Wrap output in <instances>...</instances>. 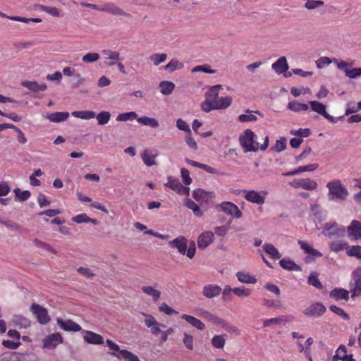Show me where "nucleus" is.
I'll use <instances>...</instances> for the list:
<instances>
[{
    "instance_id": "5fc2aeb1",
    "label": "nucleus",
    "mask_w": 361,
    "mask_h": 361,
    "mask_svg": "<svg viewBox=\"0 0 361 361\" xmlns=\"http://www.w3.org/2000/svg\"><path fill=\"white\" fill-rule=\"evenodd\" d=\"M246 114H241L238 116L239 121L244 123V122H252L257 121V117L254 114H252V111L247 109Z\"/></svg>"
},
{
    "instance_id": "5701e85b",
    "label": "nucleus",
    "mask_w": 361,
    "mask_h": 361,
    "mask_svg": "<svg viewBox=\"0 0 361 361\" xmlns=\"http://www.w3.org/2000/svg\"><path fill=\"white\" fill-rule=\"evenodd\" d=\"M21 85L35 92L44 91L47 87L44 83L38 84L36 81L28 80L22 82Z\"/></svg>"
},
{
    "instance_id": "8fccbe9b",
    "label": "nucleus",
    "mask_w": 361,
    "mask_h": 361,
    "mask_svg": "<svg viewBox=\"0 0 361 361\" xmlns=\"http://www.w3.org/2000/svg\"><path fill=\"white\" fill-rule=\"evenodd\" d=\"M329 247L331 251L338 252L344 249L346 250V247H348L349 246L348 245V243L346 242L334 241L330 243Z\"/></svg>"
},
{
    "instance_id": "f704fd0d",
    "label": "nucleus",
    "mask_w": 361,
    "mask_h": 361,
    "mask_svg": "<svg viewBox=\"0 0 361 361\" xmlns=\"http://www.w3.org/2000/svg\"><path fill=\"white\" fill-rule=\"evenodd\" d=\"M184 204L188 208L192 210L194 214L198 217L202 216L203 213L201 211L200 207L191 199L187 198L185 200Z\"/></svg>"
},
{
    "instance_id": "de8ad7c7",
    "label": "nucleus",
    "mask_w": 361,
    "mask_h": 361,
    "mask_svg": "<svg viewBox=\"0 0 361 361\" xmlns=\"http://www.w3.org/2000/svg\"><path fill=\"white\" fill-rule=\"evenodd\" d=\"M346 254L350 257L361 259V246L353 245L346 247Z\"/></svg>"
},
{
    "instance_id": "680f3d73",
    "label": "nucleus",
    "mask_w": 361,
    "mask_h": 361,
    "mask_svg": "<svg viewBox=\"0 0 361 361\" xmlns=\"http://www.w3.org/2000/svg\"><path fill=\"white\" fill-rule=\"evenodd\" d=\"M329 309L331 311H332L334 313L336 314L337 315L342 317L343 319L348 320L349 319V315L341 308L336 306V305H331L329 307Z\"/></svg>"
},
{
    "instance_id": "4468645a",
    "label": "nucleus",
    "mask_w": 361,
    "mask_h": 361,
    "mask_svg": "<svg viewBox=\"0 0 361 361\" xmlns=\"http://www.w3.org/2000/svg\"><path fill=\"white\" fill-rule=\"evenodd\" d=\"M63 343V338L59 333L52 334L43 340V347L54 348L59 344Z\"/></svg>"
},
{
    "instance_id": "338daca9",
    "label": "nucleus",
    "mask_w": 361,
    "mask_h": 361,
    "mask_svg": "<svg viewBox=\"0 0 361 361\" xmlns=\"http://www.w3.org/2000/svg\"><path fill=\"white\" fill-rule=\"evenodd\" d=\"M287 140L285 137H281L280 140H276L274 149L277 152H281L286 148Z\"/></svg>"
},
{
    "instance_id": "c9c22d12",
    "label": "nucleus",
    "mask_w": 361,
    "mask_h": 361,
    "mask_svg": "<svg viewBox=\"0 0 361 361\" xmlns=\"http://www.w3.org/2000/svg\"><path fill=\"white\" fill-rule=\"evenodd\" d=\"M137 122L142 126H149L152 128H157L159 126V122L154 118L148 116H142L137 118Z\"/></svg>"
},
{
    "instance_id": "c85d7f7f",
    "label": "nucleus",
    "mask_w": 361,
    "mask_h": 361,
    "mask_svg": "<svg viewBox=\"0 0 361 361\" xmlns=\"http://www.w3.org/2000/svg\"><path fill=\"white\" fill-rule=\"evenodd\" d=\"M279 264L284 269L298 271L302 270L299 265L296 264L293 260L290 259H282L280 260Z\"/></svg>"
},
{
    "instance_id": "58836bf2",
    "label": "nucleus",
    "mask_w": 361,
    "mask_h": 361,
    "mask_svg": "<svg viewBox=\"0 0 361 361\" xmlns=\"http://www.w3.org/2000/svg\"><path fill=\"white\" fill-rule=\"evenodd\" d=\"M232 102V98L231 97H219L215 102L216 109H226L228 108Z\"/></svg>"
},
{
    "instance_id": "4d7b16f0",
    "label": "nucleus",
    "mask_w": 361,
    "mask_h": 361,
    "mask_svg": "<svg viewBox=\"0 0 361 361\" xmlns=\"http://www.w3.org/2000/svg\"><path fill=\"white\" fill-rule=\"evenodd\" d=\"M167 55L166 54H153L149 56V59L155 66H158L166 60Z\"/></svg>"
},
{
    "instance_id": "f257e3e1",
    "label": "nucleus",
    "mask_w": 361,
    "mask_h": 361,
    "mask_svg": "<svg viewBox=\"0 0 361 361\" xmlns=\"http://www.w3.org/2000/svg\"><path fill=\"white\" fill-rule=\"evenodd\" d=\"M256 135L250 129L245 130L243 135L240 136V143L245 152H257L259 149L262 151H264L267 149L269 146L268 136L264 137V143L260 146L259 145V143L256 142Z\"/></svg>"
},
{
    "instance_id": "f3484780",
    "label": "nucleus",
    "mask_w": 361,
    "mask_h": 361,
    "mask_svg": "<svg viewBox=\"0 0 361 361\" xmlns=\"http://www.w3.org/2000/svg\"><path fill=\"white\" fill-rule=\"evenodd\" d=\"M221 292V288L217 285L209 284L202 288V295L209 299L217 297Z\"/></svg>"
},
{
    "instance_id": "e2e57ef3",
    "label": "nucleus",
    "mask_w": 361,
    "mask_h": 361,
    "mask_svg": "<svg viewBox=\"0 0 361 361\" xmlns=\"http://www.w3.org/2000/svg\"><path fill=\"white\" fill-rule=\"evenodd\" d=\"M204 72L209 74H214L216 73V71L214 69H211L208 65H200L194 67L192 69V72Z\"/></svg>"
},
{
    "instance_id": "7c9ffc66",
    "label": "nucleus",
    "mask_w": 361,
    "mask_h": 361,
    "mask_svg": "<svg viewBox=\"0 0 361 361\" xmlns=\"http://www.w3.org/2000/svg\"><path fill=\"white\" fill-rule=\"evenodd\" d=\"M157 156V154H154L150 151L147 149L145 150L141 154L143 162L147 166H152L156 164L155 158Z\"/></svg>"
},
{
    "instance_id": "3c124183",
    "label": "nucleus",
    "mask_w": 361,
    "mask_h": 361,
    "mask_svg": "<svg viewBox=\"0 0 361 361\" xmlns=\"http://www.w3.org/2000/svg\"><path fill=\"white\" fill-rule=\"evenodd\" d=\"M183 67V64L179 62L176 59H172L168 64L164 66V69L169 72H173L176 70L181 69Z\"/></svg>"
},
{
    "instance_id": "f03ea898",
    "label": "nucleus",
    "mask_w": 361,
    "mask_h": 361,
    "mask_svg": "<svg viewBox=\"0 0 361 361\" xmlns=\"http://www.w3.org/2000/svg\"><path fill=\"white\" fill-rule=\"evenodd\" d=\"M326 188L329 190L328 198L330 201H345L348 197L347 188L338 179L329 181Z\"/></svg>"
},
{
    "instance_id": "aec40b11",
    "label": "nucleus",
    "mask_w": 361,
    "mask_h": 361,
    "mask_svg": "<svg viewBox=\"0 0 361 361\" xmlns=\"http://www.w3.org/2000/svg\"><path fill=\"white\" fill-rule=\"evenodd\" d=\"M271 67L278 74L286 73L288 69L286 58L285 56L280 57L272 64Z\"/></svg>"
},
{
    "instance_id": "a211bd4d",
    "label": "nucleus",
    "mask_w": 361,
    "mask_h": 361,
    "mask_svg": "<svg viewBox=\"0 0 361 361\" xmlns=\"http://www.w3.org/2000/svg\"><path fill=\"white\" fill-rule=\"evenodd\" d=\"M102 54L105 56V60H109V62H105L104 63L108 67L116 65L120 60V53L118 51L104 49L102 51Z\"/></svg>"
},
{
    "instance_id": "13d9d810",
    "label": "nucleus",
    "mask_w": 361,
    "mask_h": 361,
    "mask_svg": "<svg viewBox=\"0 0 361 361\" xmlns=\"http://www.w3.org/2000/svg\"><path fill=\"white\" fill-rule=\"evenodd\" d=\"M233 293L240 298H246L251 295V290L244 287L234 288Z\"/></svg>"
},
{
    "instance_id": "c03bdc74",
    "label": "nucleus",
    "mask_w": 361,
    "mask_h": 361,
    "mask_svg": "<svg viewBox=\"0 0 361 361\" xmlns=\"http://www.w3.org/2000/svg\"><path fill=\"white\" fill-rule=\"evenodd\" d=\"M308 284L315 287L317 289H322L323 286L318 279V274L316 272L310 273L307 279Z\"/></svg>"
},
{
    "instance_id": "e433bc0d",
    "label": "nucleus",
    "mask_w": 361,
    "mask_h": 361,
    "mask_svg": "<svg viewBox=\"0 0 361 361\" xmlns=\"http://www.w3.org/2000/svg\"><path fill=\"white\" fill-rule=\"evenodd\" d=\"M347 348L344 345H340L338 349L336 351V354L332 357V361H338L343 360L345 361V359L347 358L348 355Z\"/></svg>"
},
{
    "instance_id": "0e129e2a",
    "label": "nucleus",
    "mask_w": 361,
    "mask_h": 361,
    "mask_svg": "<svg viewBox=\"0 0 361 361\" xmlns=\"http://www.w3.org/2000/svg\"><path fill=\"white\" fill-rule=\"evenodd\" d=\"M206 99L211 101L213 103H215L216 101L219 98V92L218 91H216L214 88H210L206 93H205Z\"/></svg>"
},
{
    "instance_id": "ea45409f",
    "label": "nucleus",
    "mask_w": 361,
    "mask_h": 361,
    "mask_svg": "<svg viewBox=\"0 0 361 361\" xmlns=\"http://www.w3.org/2000/svg\"><path fill=\"white\" fill-rule=\"evenodd\" d=\"M142 290L144 293L152 297V298L154 301H157L158 299L160 298L161 292L159 290L154 288L152 286H143L142 288Z\"/></svg>"
},
{
    "instance_id": "37998d69",
    "label": "nucleus",
    "mask_w": 361,
    "mask_h": 361,
    "mask_svg": "<svg viewBox=\"0 0 361 361\" xmlns=\"http://www.w3.org/2000/svg\"><path fill=\"white\" fill-rule=\"evenodd\" d=\"M288 108L293 111L299 112L300 111H307L309 106L306 104H301L296 101H293L288 103Z\"/></svg>"
},
{
    "instance_id": "7ed1b4c3",
    "label": "nucleus",
    "mask_w": 361,
    "mask_h": 361,
    "mask_svg": "<svg viewBox=\"0 0 361 361\" xmlns=\"http://www.w3.org/2000/svg\"><path fill=\"white\" fill-rule=\"evenodd\" d=\"M171 247L176 248L179 253L187 255L188 257L192 259L194 257L196 251L195 243L191 241L188 246V240L183 236H178L174 240L169 242Z\"/></svg>"
},
{
    "instance_id": "423d86ee",
    "label": "nucleus",
    "mask_w": 361,
    "mask_h": 361,
    "mask_svg": "<svg viewBox=\"0 0 361 361\" xmlns=\"http://www.w3.org/2000/svg\"><path fill=\"white\" fill-rule=\"evenodd\" d=\"M245 194L244 197L249 202L255 203L257 204H262L265 202V198L268 195L267 190L257 192L255 190H244Z\"/></svg>"
},
{
    "instance_id": "dca6fc26",
    "label": "nucleus",
    "mask_w": 361,
    "mask_h": 361,
    "mask_svg": "<svg viewBox=\"0 0 361 361\" xmlns=\"http://www.w3.org/2000/svg\"><path fill=\"white\" fill-rule=\"evenodd\" d=\"M214 238V235L212 231L202 233L198 238L197 246L201 250H204L211 244Z\"/></svg>"
},
{
    "instance_id": "a18cd8bd",
    "label": "nucleus",
    "mask_w": 361,
    "mask_h": 361,
    "mask_svg": "<svg viewBox=\"0 0 361 361\" xmlns=\"http://www.w3.org/2000/svg\"><path fill=\"white\" fill-rule=\"evenodd\" d=\"M287 317L286 316H282L279 317L271 318L269 319H265L263 322L264 326H269L272 324H286L288 322Z\"/></svg>"
},
{
    "instance_id": "2f4dec72",
    "label": "nucleus",
    "mask_w": 361,
    "mask_h": 361,
    "mask_svg": "<svg viewBox=\"0 0 361 361\" xmlns=\"http://www.w3.org/2000/svg\"><path fill=\"white\" fill-rule=\"evenodd\" d=\"M102 11H105L109 13L113 14V15H119V16H130V15L125 11H123L120 8L114 6L112 4H107L105 7L101 8Z\"/></svg>"
},
{
    "instance_id": "a878e982",
    "label": "nucleus",
    "mask_w": 361,
    "mask_h": 361,
    "mask_svg": "<svg viewBox=\"0 0 361 361\" xmlns=\"http://www.w3.org/2000/svg\"><path fill=\"white\" fill-rule=\"evenodd\" d=\"M111 355L116 357L117 358L125 359L128 361H140L139 357L135 354L127 350H122L119 352V353H111Z\"/></svg>"
},
{
    "instance_id": "473e14b6",
    "label": "nucleus",
    "mask_w": 361,
    "mask_h": 361,
    "mask_svg": "<svg viewBox=\"0 0 361 361\" xmlns=\"http://www.w3.org/2000/svg\"><path fill=\"white\" fill-rule=\"evenodd\" d=\"M72 116L83 120H90L94 118L96 114L92 111H76L72 112Z\"/></svg>"
},
{
    "instance_id": "6e6552de",
    "label": "nucleus",
    "mask_w": 361,
    "mask_h": 361,
    "mask_svg": "<svg viewBox=\"0 0 361 361\" xmlns=\"http://www.w3.org/2000/svg\"><path fill=\"white\" fill-rule=\"evenodd\" d=\"M326 312V307L320 302H314L302 311L309 317H319Z\"/></svg>"
},
{
    "instance_id": "f8f14e48",
    "label": "nucleus",
    "mask_w": 361,
    "mask_h": 361,
    "mask_svg": "<svg viewBox=\"0 0 361 361\" xmlns=\"http://www.w3.org/2000/svg\"><path fill=\"white\" fill-rule=\"evenodd\" d=\"M348 236L352 240L361 239V222L353 220L347 228Z\"/></svg>"
},
{
    "instance_id": "6e6d98bb",
    "label": "nucleus",
    "mask_w": 361,
    "mask_h": 361,
    "mask_svg": "<svg viewBox=\"0 0 361 361\" xmlns=\"http://www.w3.org/2000/svg\"><path fill=\"white\" fill-rule=\"evenodd\" d=\"M100 58V55L96 52H90L84 55L82 58V61L84 63H93L97 61Z\"/></svg>"
},
{
    "instance_id": "774afa93",
    "label": "nucleus",
    "mask_w": 361,
    "mask_h": 361,
    "mask_svg": "<svg viewBox=\"0 0 361 361\" xmlns=\"http://www.w3.org/2000/svg\"><path fill=\"white\" fill-rule=\"evenodd\" d=\"M77 271L87 279H92L95 276V274L90 269L86 267H80L77 269Z\"/></svg>"
},
{
    "instance_id": "9d476101",
    "label": "nucleus",
    "mask_w": 361,
    "mask_h": 361,
    "mask_svg": "<svg viewBox=\"0 0 361 361\" xmlns=\"http://www.w3.org/2000/svg\"><path fill=\"white\" fill-rule=\"evenodd\" d=\"M298 243L300 245V248L304 251V252L309 255V257L305 259L306 262H311L312 261V257H322V253L319 250L314 249L309 243L299 240Z\"/></svg>"
},
{
    "instance_id": "ddd939ff",
    "label": "nucleus",
    "mask_w": 361,
    "mask_h": 361,
    "mask_svg": "<svg viewBox=\"0 0 361 361\" xmlns=\"http://www.w3.org/2000/svg\"><path fill=\"white\" fill-rule=\"evenodd\" d=\"M219 207L221 210L228 215L235 216L237 219H240L243 216L242 212L235 204L232 202H222Z\"/></svg>"
},
{
    "instance_id": "2eb2a0df",
    "label": "nucleus",
    "mask_w": 361,
    "mask_h": 361,
    "mask_svg": "<svg viewBox=\"0 0 361 361\" xmlns=\"http://www.w3.org/2000/svg\"><path fill=\"white\" fill-rule=\"evenodd\" d=\"M56 323L61 329L66 331L77 332L81 330V326L72 320L64 321L61 318L56 319Z\"/></svg>"
},
{
    "instance_id": "4be33fe9",
    "label": "nucleus",
    "mask_w": 361,
    "mask_h": 361,
    "mask_svg": "<svg viewBox=\"0 0 361 361\" xmlns=\"http://www.w3.org/2000/svg\"><path fill=\"white\" fill-rule=\"evenodd\" d=\"M11 323L14 326L26 329L30 326V321L22 315H13Z\"/></svg>"
},
{
    "instance_id": "49530a36",
    "label": "nucleus",
    "mask_w": 361,
    "mask_h": 361,
    "mask_svg": "<svg viewBox=\"0 0 361 361\" xmlns=\"http://www.w3.org/2000/svg\"><path fill=\"white\" fill-rule=\"evenodd\" d=\"M0 16H4V17H6L11 20H15V21H20V22H23V23H27L30 21L32 22H34V23H40L42 22V19L41 18H26L25 17H20V16H6L5 14L2 13L0 12Z\"/></svg>"
},
{
    "instance_id": "72a5a7b5",
    "label": "nucleus",
    "mask_w": 361,
    "mask_h": 361,
    "mask_svg": "<svg viewBox=\"0 0 361 361\" xmlns=\"http://www.w3.org/2000/svg\"><path fill=\"white\" fill-rule=\"evenodd\" d=\"M236 276L238 281L241 283H255L257 282V279L250 275L248 273L245 271H239L236 274Z\"/></svg>"
},
{
    "instance_id": "4c0bfd02",
    "label": "nucleus",
    "mask_w": 361,
    "mask_h": 361,
    "mask_svg": "<svg viewBox=\"0 0 361 361\" xmlns=\"http://www.w3.org/2000/svg\"><path fill=\"white\" fill-rule=\"evenodd\" d=\"M227 339L226 334L216 335L212 339V343L216 348H223Z\"/></svg>"
},
{
    "instance_id": "052dcab7",
    "label": "nucleus",
    "mask_w": 361,
    "mask_h": 361,
    "mask_svg": "<svg viewBox=\"0 0 361 361\" xmlns=\"http://www.w3.org/2000/svg\"><path fill=\"white\" fill-rule=\"evenodd\" d=\"M14 192H15L16 197L20 201H25V200H28L31 196V193L30 191H28V190L21 191L18 188L15 189Z\"/></svg>"
},
{
    "instance_id": "1a4fd4ad",
    "label": "nucleus",
    "mask_w": 361,
    "mask_h": 361,
    "mask_svg": "<svg viewBox=\"0 0 361 361\" xmlns=\"http://www.w3.org/2000/svg\"><path fill=\"white\" fill-rule=\"evenodd\" d=\"M290 185L295 188H302L308 190H314L317 188V183L310 178L293 180Z\"/></svg>"
},
{
    "instance_id": "a19ab883",
    "label": "nucleus",
    "mask_w": 361,
    "mask_h": 361,
    "mask_svg": "<svg viewBox=\"0 0 361 361\" xmlns=\"http://www.w3.org/2000/svg\"><path fill=\"white\" fill-rule=\"evenodd\" d=\"M71 220L77 224H82L86 222H91L93 224H97V220L95 219L90 218L86 214L83 213L75 216H73Z\"/></svg>"
},
{
    "instance_id": "39448f33",
    "label": "nucleus",
    "mask_w": 361,
    "mask_h": 361,
    "mask_svg": "<svg viewBox=\"0 0 361 361\" xmlns=\"http://www.w3.org/2000/svg\"><path fill=\"white\" fill-rule=\"evenodd\" d=\"M344 233V227L341 228L335 221H329L324 224L322 231V233L329 238L343 236Z\"/></svg>"
},
{
    "instance_id": "09e8293b",
    "label": "nucleus",
    "mask_w": 361,
    "mask_h": 361,
    "mask_svg": "<svg viewBox=\"0 0 361 361\" xmlns=\"http://www.w3.org/2000/svg\"><path fill=\"white\" fill-rule=\"evenodd\" d=\"M137 119V114L135 111H130L122 113L118 115L116 121H127Z\"/></svg>"
},
{
    "instance_id": "412c9836",
    "label": "nucleus",
    "mask_w": 361,
    "mask_h": 361,
    "mask_svg": "<svg viewBox=\"0 0 361 361\" xmlns=\"http://www.w3.org/2000/svg\"><path fill=\"white\" fill-rule=\"evenodd\" d=\"M84 340L90 344H102L104 343L103 337L94 332L87 331L83 337Z\"/></svg>"
},
{
    "instance_id": "864d4df0",
    "label": "nucleus",
    "mask_w": 361,
    "mask_h": 361,
    "mask_svg": "<svg viewBox=\"0 0 361 361\" xmlns=\"http://www.w3.org/2000/svg\"><path fill=\"white\" fill-rule=\"evenodd\" d=\"M95 116L99 125H105L109 121L111 114L109 111H102Z\"/></svg>"
},
{
    "instance_id": "6ab92c4d",
    "label": "nucleus",
    "mask_w": 361,
    "mask_h": 361,
    "mask_svg": "<svg viewBox=\"0 0 361 361\" xmlns=\"http://www.w3.org/2000/svg\"><path fill=\"white\" fill-rule=\"evenodd\" d=\"M197 314L202 317L204 319L209 320L215 324H224V320L212 314L211 312L199 308L197 310Z\"/></svg>"
},
{
    "instance_id": "69168bd1",
    "label": "nucleus",
    "mask_w": 361,
    "mask_h": 361,
    "mask_svg": "<svg viewBox=\"0 0 361 361\" xmlns=\"http://www.w3.org/2000/svg\"><path fill=\"white\" fill-rule=\"evenodd\" d=\"M345 75L349 78L355 79L361 76V68H348Z\"/></svg>"
},
{
    "instance_id": "603ef678",
    "label": "nucleus",
    "mask_w": 361,
    "mask_h": 361,
    "mask_svg": "<svg viewBox=\"0 0 361 361\" xmlns=\"http://www.w3.org/2000/svg\"><path fill=\"white\" fill-rule=\"evenodd\" d=\"M164 185L166 187H168L174 191H177L178 188L180 187L181 183L178 178H174L172 176H169L168 181Z\"/></svg>"
},
{
    "instance_id": "b1692460",
    "label": "nucleus",
    "mask_w": 361,
    "mask_h": 361,
    "mask_svg": "<svg viewBox=\"0 0 361 361\" xmlns=\"http://www.w3.org/2000/svg\"><path fill=\"white\" fill-rule=\"evenodd\" d=\"M329 296L336 300H348L349 292L345 289L336 288L330 292Z\"/></svg>"
},
{
    "instance_id": "79ce46f5",
    "label": "nucleus",
    "mask_w": 361,
    "mask_h": 361,
    "mask_svg": "<svg viewBox=\"0 0 361 361\" xmlns=\"http://www.w3.org/2000/svg\"><path fill=\"white\" fill-rule=\"evenodd\" d=\"M159 87L163 94L169 95L174 90L175 85L172 82L163 81L160 82Z\"/></svg>"
},
{
    "instance_id": "bf43d9fd",
    "label": "nucleus",
    "mask_w": 361,
    "mask_h": 361,
    "mask_svg": "<svg viewBox=\"0 0 361 361\" xmlns=\"http://www.w3.org/2000/svg\"><path fill=\"white\" fill-rule=\"evenodd\" d=\"M39 8L42 11L46 12V13L51 15L52 16H54V17H60L61 16L59 10L58 8H56V7H50V6H44V5H39Z\"/></svg>"
},
{
    "instance_id": "393cba45",
    "label": "nucleus",
    "mask_w": 361,
    "mask_h": 361,
    "mask_svg": "<svg viewBox=\"0 0 361 361\" xmlns=\"http://www.w3.org/2000/svg\"><path fill=\"white\" fill-rule=\"evenodd\" d=\"M192 197L197 201H207L209 197L212 198L214 197L213 192L205 191L202 189L195 190L192 192Z\"/></svg>"
},
{
    "instance_id": "20e7f679",
    "label": "nucleus",
    "mask_w": 361,
    "mask_h": 361,
    "mask_svg": "<svg viewBox=\"0 0 361 361\" xmlns=\"http://www.w3.org/2000/svg\"><path fill=\"white\" fill-rule=\"evenodd\" d=\"M30 310L35 315L37 322L41 324H47L50 322V317L48 314V311L46 308L42 306L33 303Z\"/></svg>"
},
{
    "instance_id": "9b49d317",
    "label": "nucleus",
    "mask_w": 361,
    "mask_h": 361,
    "mask_svg": "<svg viewBox=\"0 0 361 361\" xmlns=\"http://www.w3.org/2000/svg\"><path fill=\"white\" fill-rule=\"evenodd\" d=\"M310 105L312 111L322 115L324 118L329 120L331 123H336L338 121L337 118H335L332 116L329 115L326 111V106L322 103L317 101H310Z\"/></svg>"
},
{
    "instance_id": "cd10ccee",
    "label": "nucleus",
    "mask_w": 361,
    "mask_h": 361,
    "mask_svg": "<svg viewBox=\"0 0 361 361\" xmlns=\"http://www.w3.org/2000/svg\"><path fill=\"white\" fill-rule=\"evenodd\" d=\"M183 319L187 321L190 324H191L193 327L199 330H203L205 328L204 324L198 319L188 314H183L181 316Z\"/></svg>"
},
{
    "instance_id": "bb28decb",
    "label": "nucleus",
    "mask_w": 361,
    "mask_h": 361,
    "mask_svg": "<svg viewBox=\"0 0 361 361\" xmlns=\"http://www.w3.org/2000/svg\"><path fill=\"white\" fill-rule=\"evenodd\" d=\"M69 116L68 112H55L49 114L46 116V118L51 122L59 123L66 121Z\"/></svg>"
},
{
    "instance_id": "c756f323",
    "label": "nucleus",
    "mask_w": 361,
    "mask_h": 361,
    "mask_svg": "<svg viewBox=\"0 0 361 361\" xmlns=\"http://www.w3.org/2000/svg\"><path fill=\"white\" fill-rule=\"evenodd\" d=\"M262 248L266 253L274 259H279L281 257L279 250L272 244L265 243Z\"/></svg>"
},
{
    "instance_id": "0eeeda50",
    "label": "nucleus",
    "mask_w": 361,
    "mask_h": 361,
    "mask_svg": "<svg viewBox=\"0 0 361 361\" xmlns=\"http://www.w3.org/2000/svg\"><path fill=\"white\" fill-rule=\"evenodd\" d=\"M353 282L350 283L351 297L361 295V267L357 268L353 274Z\"/></svg>"
}]
</instances>
